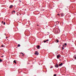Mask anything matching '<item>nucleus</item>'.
Instances as JSON below:
<instances>
[{"instance_id":"obj_12","label":"nucleus","mask_w":76,"mask_h":76,"mask_svg":"<svg viewBox=\"0 0 76 76\" xmlns=\"http://www.w3.org/2000/svg\"><path fill=\"white\" fill-rule=\"evenodd\" d=\"M18 47H20V44H18Z\"/></svg>"},{"instance_id":"obj_2","label":"nucleus","mask_w":76,"mask_h":76,"mask_svg":"<svg viewBox=\"0 0 76 76\" xmlns=\"http://www.w3.org/2000/svg\"><path fill=\"white\" fill-rule=\"evenodd\" d=\"M55 67L58 68V64H56V65L55 66Z\"/></svg>"},{"instance_id":"obj_9","label":"nucleus","mask_w":76,"mask_h":76,"mask_svg":"<svg viewBox=\"0 0 76 76\" xmlns=\"http://www.w3.org/2000/svg\"><path fill=\"white\" fill-rule=\"evenodd\" d=\"M56 42H59V41H58V40L56 39Z\"/></svg>"},{"instance_id":"obj_21","label":"nucleus","mask_w":76,"mask_h":76,"mask_svg":"<svg viewBox=\"0 0 76 76\" xmlns=\"http://www.w3.org/2000/svg\"><path fill=\"white\" fill-rule=\"evenodd\" d=\"M56 75H56V74H55V75H54V76H56Z\"/></svg>"},{"instance_id":"obj_24","label":"nucleus","mask_w":76,"mask_h":76,"mask_svg":"<svg viewBox=\"0 0 76 76\" xmlns=\"http://www.w3.org/2000/svg\"><path fill=\"white\" fill-rule=\"evenodd\" d=\"M51 68H52V66L50 67V68L51 69Z\"/></svg>"},{"instance_id":"obj_28","label":"nucleus","mask_w":76,"mask_h":76,"mask_svg":"<svg viewBox=\"0 0 76 76\" xmlns=\"http://www.w3.org/2000/svg\"><path fill=\"white\" fill-rule=\"evenodd\" d=\"M65 45H63V47H64Z\"/></svg>"},{"instance_id":"obj_25","label":"nucleus","mask_w":76,"mask_h":76,"mask_svg":"<svg viewBox=\"0 0 76 76\" xmlns=\"http://www.w3.org/2000/svg\"><path fill=\"white\" fill-rule=\"evenodd\" d=\"M3 23V21L2 22V23Z\"/></svg>"},{"instance_id":"obj_23","label":"nucleus","mask_w":76,"mask_h":76,"mask_svg":"<svg viewBox=\"0 0 76 76\" xmlns=\"http://www.w3.org/2000/svg\"><path fill=\"white\" fill-rule=\"evenodd\" d=\"M22 56H25V55L23 54V55H22Z\"/></svg>"},{"instance_id":"obj_18","label":"nucleus","mask_w":76,"mask_h":76,"mask_svg":"<svg viewBox=\"0 0 76 76\" xmlns=\"http://www.w3.org/2000/svg\"><path fill=\"white\" fill-rule=\"evenodd\" d=\"M5 24H6V23H5V22H4V25H5Z\"/></svg>"},{"instance_id":"obj_19","label":"nucleus","mask_w":76,"mask_h":76,"mask_svg":"<svg viewBox=\"0 0 76 76\" xmlns=\"http://www.w3.org/2000/svg\"><path fill=\"white\" fill-rule=\"evenodd\" d=\"M62 36H63L64 37H65V35H62Z\"/></svg>"},{"instance_id":"obj_7","label":"nucleus","mask_w":76,"mask_h":76,"mask_svg":"<svg viewBox=\"0 0 76 76\" xmlns=\"http://www.w3.org/2000/svg\"><path fill=\"white\" fill-rule=\"evenodd\" d=\"M64 16V14L63 13H62L61 14V16L62 17V16Z\"/></svg>"},{"instance_id":"obj_20","label":"nucleus","mask_w":76,"mask_h":76,"mask_svg":"<svg viewBox=\"0 0 76 76\" xmlns=\"http://www.w3.org/2000/svg\"><path fill=\"white\" fill-rule=\"evenodd\" d=\"M57 15H58V16H59L60 15V14H57Z\"/></svg>"},{"instance_id":"obj_13","label":"nucleus","mask_w":76,"mask_h":76,"mask_svg":"<svg viewBox=\"0 0 76 76\" xmlns=\"http://www.w3.org/2000/svg\"><path fill=\"white\" fill-rule=\"evenodd\" d=\"M74 58L76 59V56H74Z\"/></svg>"},{"instance_id":"obj_11","label":"nucleus","mask_w":76,"mask_h":76,"mask_svg":"<svg viewBox=\"0 0 76 76\" xmlns=\"http://www.w3.org/2000/svg\"><path fill=\"white\" fill-rule=\"evenodd\" d=\"M2 61H3L2 60H1V59H0V63H1V62H2Z\"/></svg>"},{"instance_id":"obj_4","label":"nucleus","mask_w":76,"mask_h":76,"mask_svg":"<svg viewBox=\"0 0 76 76\" xmlns=\"http://www.w3.org/2000/svg\"><path fill=\"white\" fill-rule=\"evenodd\" d=\"M49 41L48 39H47L46 41L44 40L43 41H44V42L45 43V42H47V41Z\"/></svg>"},{"instance_id":"obj_30","label":"nucleus","mask_w":76,"mask_h":76,"mask_svg":"<svg viewBox=\"0 0 76 76\" xmlns=\"http://www.w3.org/2000/svg\"><path fill=\"white\" fill-rule=\"evenodd\" d=\"M37 25V26H38V25Z\"/></svg>"},{"instance_id":"obj_22","label":"nucleus","mask_w":76,"mask_h":76,"mask_svg":"<svg viewBox=\"0 0 76 76\" xmlns=\"http://www.w3.org/2000/svg\"><path fill=\"white\" fill-rule=\"evenodd\" d=\"M7 38H8L7 37H6V39H7Z\"/></svg>"},{"instance_id":"obj_14","label":"nucleus","mask_w":76,"mask_h":76,"mask_svg":"<svg viewBox=\"0 0 76 76\" xmlns=\"http://www.w3.org/2000/svg\"><path fill=\"white\" fill-rule=\"evenodd\" d=\"M65 45V46L67 45V44H66V43H65V45Z\"/></svg>"},{"instance_id":"obj_17","label":"nucleus","mask_w":76,"mask_h":76,"mask_svg":"<svg viewBox=\"0 0 76 76\" xmlns=\"http://www.w3.org/2000/svg\"><path fill=\"white\" fill-rule=\"evenodd\" d=\"M12 12L14 13H15V11H13Z\"/></svg>"},{"instance_id":"obj_3","label":"nucleus","mask_w":76,"mask_h":76,"mask_svg":"<svg viewBox=\"0 0 76 76\" xmlns=\"http://www.w3.org/2000/svg\"><path fill=\"white\" fill-rule=\"evenodd\" d=\"M13 5H10L9 7L10 9H12V7H13Z\"/></svg>"},{"instance_id":"obj_8","label":"nucleus","mask_w":76,"mask_h":76,"mask_svg":"<svg viewBox=\"0 0 76 76\" xmlns=\"http://www.w3.org/2000/svg\"><path fill=\"white\" fill-rule=\"evenodd\" d=\"M60 57V55H57V58H59V57Z\"/></svg>"},{"instance_id":"obj_29","label":"nucleus","mask_w":76,"mask_h":76,"mask_svg":"<svg viewBox=\"0 0 76 76\" xmlns=\"http://www.w3.org/2000/svg\"><path fill=\"white\" fill-rule=\"evenodd\" d=\"M5 35H6V34H5Z\"/></svg>"},{"instance_id":"obj_5","label":"nucleus","mask_w":76,"mask_h":76,"mask_svg":"<svg viewBox=\"0 0 76 76\" xmlns=\"http://www.w3.org/2000/svg\"><path fill=\"white\" fill-rule=\"evenodd\" d=\"M62 65H63V63H61V64L59 65V66H61Z\"/></svg>"},{"instance_id":"obj_27","label":"nucleus","mask_w":76,"mask_h":76,"mask_svg":"<svg viewBox=\"0 0 76 76\" xmlns=\"http://www.w3.org/2000/svg\"><path fill=\"white\" fill-rule=\"evenodd\" d=\"M21 53V54H23V53Z\"/></svg>"},{"instance_id":"obj_1","label":"nucleus","mask_w":76,"mask_h":76,"mask_svg":"<svg viewBox=\"0 0 76 76\" xmlns=\"http://www.w3.org/2000/svg\"><path fill=\"white\" fill-rule=\"evenodd\" d=\"M35 55H38L39 54V53H38V52L37 51H36L35 53Z\"/></svg>"},{"instance_id":"obj_10","label":"nucleus","mask_w":76,"mask_h":76,"mask_svg":"<svg viewBox=\"0 0 76 76\" xmlns=\"http://www.w3.org/2000/svg\"><path fill=\"white\" fill-rule=\"evenodd\" d=\"M14 63H16V60H15L14 61Z\"/></svg>"},{"instance_id":"obj_16","label":"nucleus","mask_w":76,"mask_h":76,"mask_svg":"<svg viewBox=\"0 0 76 76\" xmlns=\"http://www.w3.org/2000/svg\"><path fill=\"white\" fill-rule=\"evenodd\" d=\"M62 50H64V47H62Z\"/></svg>"},{"instance_id":"obj_6","label":"nucleus","mask_w":76,"mask_h":76,"mask_svg":"<svg viewBox=\"0 0 76 76\" xmlns=\"http://www.w3.org/2000/svg\"><path fill=\"white\" fill-rule=\"evenodd\" d=\"M37 49H39V46H37Z\"/></svg>"},{"instance_id":"obj_15","label":"nucleus","mask_w":76,"mask_h":76,"mask_svg":"<svg viewBox=\"0 0 76 76\" xmlns=\"http://www.w3.org/2000/svg\"><path fill=\"white\" fill-rule=\"evenodd\" d=\"M1 47H4V46L3 45H1Z\"/></svg>"},{"instance_id":"obj_26","label":"nucleus","mask_w":76,"mask_h":76,"mask_svg":"<svg viewBox=\"0 0 76 76\" xmlns=\"http://www.w3.org/2000/svg\"><path fill=\"white\" fill-rule=\"evenodd\" d=\"M1 57H3V56H1Z\"/></svg>"}]
</instances>
